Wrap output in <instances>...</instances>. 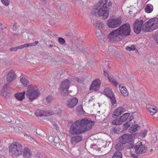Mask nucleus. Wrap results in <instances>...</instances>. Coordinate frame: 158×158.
<instances>
[{
    "label": "nucleus",
    "instance_id": "1",
    "mask_svg": "<svg viewBox=\"0 0 158 158\" xmlns=\"http://www.w3.org/2000/svg\"><path fill=\"white\" fill-rule=\"evenodd\" d=\"M93 122L85 118L76 120L71 125L69 132L72 135H78L89 130L92 128Z\"/></svg>",
    "mask_w": 158,
    "mask_h": 158
},
{
    "label": "nucleus",
    "instance_id": "2",
    "mask_svg": "<svg viewBox=\"0 0 158 158\" xmlns=\"http://www.w3.org/2000/svg\"><path fill=\"white\" fill-rule=\"evenodd\" d=\"M108 0H101L95 7L91 11L92 15L95 16H98L103 19H107L109 16V10L112 6L111 1Z\"/></svg>",
    "mask_w": 158,
    "mask_h": 158
},
{
    "label": "nucleus",
    "instance_id": "3",
    "mask_svg": "<svg viewBox=\"0 0 158 158\" xmlns=\"http://www.w3.org/2000/svg\"><path fill=\"white\" fill-rule=\"evenodd\" d=\"M9 153L12 156L17 157L23 153V146L21 144L17 142L11 143L9 146Z\"/></svg>",
    "mask_w": 158,
    "mask_h": 158
},
{
    "label": "nucleus",
    "instance_id": "4",
    "mask_svg": "<svg viewBox=\"0 0 158 158\" xmlns=\"http://www.w3.org/2000/svg\"><path fill=\"white\" fill-rule=\"evenodd\" d=\"M40 95L39 90L37 89V86L34 85H30L26 92V96L30 102L36 99Z\"/></svg>",
    "mask_w": 158,
    "mask_h": 158
},
{
    "label": "nucleus",
    "instance_id": "5",
    "mask_svg": "<svg viewBox=\"0 0 158 158\" xmlns=\"http://www.w3.org/2000/svg\"><path fill=\"white\" fill-rule=\"evenodd\" d=\"M121 36L117 29L113 30L107 36V40L110 43H115L121 39Z\"/></svg>",
    "mask_w": 158,
    "mask_h": 158
},
{
    "label": "nucleus",
    "instance_id": "6",
    "mask_svg": "<svg viewBox=\"0 0 158 158\" xmlns=\"http://www.w3.org/2000/svg\"><path fill=\"white\" fill-rule=\"evenodd\" d=\"M135 135L134 134H124L121 138V140L124 144H125L128 143H131V147L130 148H133L134 147V140L135 138Z\"/></svg>",
    "mask_w": 158,
    "mask_h": 158
},
{
    "label": "nucleus",
    "instance_id": "7",
    "mask_svg": "<svg viewBox=\"0 0 158 158\" xmlns=\"http://www.w3.org/2000/svg\"><path fill=\"white\" fill-rule=\"evenodd\" d=\"M117 29L122 37L129 35L130 34L131 28L129 23L123 24Z\"/></svg>",
    "mask_w": 158,
    "mask_h": 158
},
{
    "label": "nucleus",
    "instance_id": "8",
    "mask_svg": "<svg viewBox=\"0 0 158 158\" xmlns=\"http://www.w3.org/2000/svg\"><path fill=\"white\" fill-rule=\"evenodd\" d=\"M122 23V20L120 18L109 19L107 21L108 27L111 28H114L119 27Z\"/></svg>",
    "mask_w": 158,
    "mask_h": 158
},
{
    "label": "nucleus",
    "instance_id": "9",
    "mask_svg": "<svg viewBox=\"0 0 158 158\" xmlns=\"http://www.w3.org/2000/svg\"><path fill=\"white\" fill-rule=\"evenodd\" d=\"M134 148L137 154H141L146 152L147 148L142 142H138L135 146Z\"/></svg>",
    "mask_w": 158,
    "mask_h": 158
},
{
    "label": "nucleus",
    "instance_id": "10",
    "mask_svg": "<svg viewBox=\"0 0 158 158\" xmlns=\"http://www.w3.org/2000/svg\"><path fill=\"white\" fill-rule=\"evenodd\" d=\"M144 23L143 20L137 19L133 24L134 32L136 34H139L142 29V26Z\"/></svg>",
    "mask_w": 158,
    "mask_h": 158
},
{
    "label": "nucleus",
    "instance_id": "11",
    "mask_svg": "<svg viewBox=\"0 0 158 158\" xmlns=\"http://www.w3.org/2000/svg\"><path fill=\"white\" fill-rule=\"evenodd\" d=\"M70 81L68 79L64 80L61 84L60 89L61 91V93L63 94L64 93L67 94L69 88V85Z\"/></svg>",
    "mask_w": 158,
    "mask_h": 158
},
{
    "label": "nucleus",
    "instance_id": "12",
    "mask_svg": "<svg viewBox=\"0 0 158 158\" xmlns=\"http://www.w3.org/2000/svg\"><path fill=\"white\" fill-rule=\"evenodd\" d=\"M101 84V80L98 78L95 79L91 84L90 89L94 91H97L100 88Z\"/></svg>",
    "mask_w": 158,
    "mask_h": 158
},
{
    "label": "nucleus",
    "instance_id": "13",
    "mask_svg": "<svg viewBox=\"0 0 158 158\" xmlns=\"http://www.w3.org/2000/svg\"><path fill=\"white\" fill-rule=\"evenodd\" d=\"M78 102V100L76 98H73L68 100L66 104L67 107L69 108H73L77 105Z\"/></svg>",
    "mask_w": 158,
    "mask_h": 158
},
{
    "label": "nucleus",
    "instance_id": "14",
    "mask_svg": "<svg viewBox=\"0 0 158 158\" xmlns=\"http://www.w3.org/2000/svg\"><path fill=\"white\" fill-rule=\"evenodd\" d=\"M126 111V109L123 106H121L119 107L113 112L112 117L114 118L115 116H118L120 115Z\"/></svg>",
    "mask_w": 158,
    "mask_h": 158
},
{
    "label": "nucleus",
    "instance_id": "15",
    "mask_svg": "<svg viewBox=\"0 0 158 158\" xmlns=\"http://www.w3.org/2000/svg\"><path fill=\"white\" fill-rule=\"evenodd\" d=\"M104 24L101 21H98L95 24L97 35L98 36L100 35L101 33L100 28L104 27Z\"/></svg>",
    "mask_w": 158,
    "mask_h": 158
},
{
    "label": "nucleus",
    "instance_id": "16",
    "mask_svg": "<svg viewBox=\"0 0 158 158\" xmlns=\"http://www.w3.org/2000/svg\"><path fill=\"white\" fill-rule=\"evenodd\" d=\"M35 114L38 117L43 116H48L52 114V113L48 111H41L37 110L35 112Z\"/></svg>",
    "mask_w": 158,
    "mask_h": 158
},
{
    "label": "nucleus",
    "instance_id": "17",
    "mask_svg": "<svg viewBox=\"0 0 158 158\" xmlns=\"http://www.w3.org/2000/svg\"><path fill=\"white\" fill-rule=\"evenodd\" d=\"M142 30L146 32H151L153 30L150 23L148 22V21L143 24Z\"/></svg>",
    "mask_w": 158,
    "mask_h": 158
},
{
    "label": "nucleus",
    "instance_id": "18",
    "mask_svg": "<svg viewBox=\"0 0 158 158\" xmlns=\"http://www.w3.org/2000/svg\"><path fill=\"white\" fill-rule=\"evenodd\" d=\"M146 107L151 115L155 114L157 112V108L154 106L147 104L146 105Z\"/></svg>",
    "mask_w": 158,
    "mask_h": 158
},
{
    "label": "nucleus",
    "instance_id": "19",
    "mask_svg": "<svg viewBox=\"0 0 158 158\" xmlns=\"http://www.w3.org/2000/svg\"><path fill=\"white\" fill-rule=\"evenodd\" d=\"M148 22L150 23L153 30L158 28V18L151 19L148 20Z\"/></svg>",
    "mask_w": 158,
    "mask_h": 158
},
{
    "label": "nucleus",
    "instance_id": "20",
    "mask_svg": "<svg viewBox=\"0 0 158 158\" xmlns=\"http://www.w3.org/2000/svg\"><path fill=\"white\" fill-rule=\"evenodd\" d=\"M15 72L13 70H10L7 74L6 80L8 82H10L15 79Z\"/></svg>",
    "mask_w": 158,
    "mask_h": 158
},
{
    "label": "nucleus",
    "instance_id": "21",
    "mask_svg": "<svg viewBox=\"0 0 158 158\" xmlns=\"http://www.w3.org/2000/svg\"><path fill=\"white\" fill-rule=\"evenodd\" d=\"M31 151L27 147H25L23 151V157L24 158H30L31 157Z\"/></svg>",
    "mask_w": 158,
    "mask_h": 158
},
{
    "label": "nucleus",
    "instance_id": "22",
    "mask_svg": "<svg viewBox=\"0 0 158 158\" xmlns=\"http://www.w3.org/2000/svg\"><path fill=\"white\" fill-rule=\"evenodd\" d=\"M82 139V136L80 135L73 137L71 138V143L72 144H75L81 141Z\"/></svg>",
    "mask_w": 158,
    "mask_h": 158
},
{
    "label": "nucleus",
    "instance_id": "23",
    "mask_svg": "<svg viewBox=\"0 0 158 158\" xmlns=\"http://www.w3.org/2000/svg\"><path fill=\"white\" fill-rule=\"evenodd\" d=\"M119 89L121 93L123 96L125 97L128 96L129 94V93L125 87L121 85H120Z\"/></svg>",
    "mask_w": 158,
    "mask_h": 158
},
{
    "label": "nucleus",
    "instance_id": "24",
    "mask_svg": "<svg viewBox=\"0 0 158 158\" xmlns=\"http://www.w3.org/2000/svg\"><path fill=\"white\" fill-rule=\"evenodd\" d=\"M25 92H23L22 93H18L15 94V97L18 100L22 101L25 98Z\"/></svg>",
    "mask_w": 158,
    "mask_h": 158
},
{
    "label": "nucleus",
    "instance_id": "25",
    "mask_svg": "<svg viewBox=\"0 0 158 158\" xmlns=\"http://www.w3.org/2000/svg\"><path fill=\"white\" fill-rule=\"evenodd\" d=\"M103 94L107 97L113 94L114 93L112 91L111 89L106 87L104 89Z\"/></svg>",
    "mask_w": 158,
    "mask_h": 158
},
{
    "label": "nucleus",
    "instance_id": "26",
    "mask_svg": "<svg viewBox=\"0 0 158 158\" xmlns=\"http://www.w3.org/2000/svg\"><path fill=\"white\" fill-rule=\"evenodd\" d=\"M130 115L129 113H126L120 117L119 118L122 124L127 121Z\"/></svg>",
    "mask_w": 158,
    "mask_h": 158
},
{
    "label": "nucleus",
    "instance_id": "27",
    "mask_svg": "<svg viewBox=\"0 0 158 158\" xmlns=\"http://www.w3.org/2000/svg\"><path fill=\"white\" fill-rule=\"evenodd\" d=\"M107 98H109V99L111 102L112 105L114 106H115L116 105H115L116 104L117 101L114 94H113L107 97Z\"/></svg>",
    "mask_w": 158,
    "mask_h": 158
},
{
    "label": "nucleus",
    "instance_id": "28",
    "mask_svg": "<svg viewBox=\"0 0 158 158\" xmlns=\"http://www.w3.org/2000/svg\"><path fill=\"white\" fill-rule=\"evenodd\" d=\"M140 128V127L138 124H135L131 126L129 128V130L131 132L134 133Z\"/></svg>",
    "mask_w": 158,
    "mask_h": 158
},
{
    "label": "nucleus",
    "instance_id": "29",
    "mask_svg": "<svg viewBox=\"0 0 158 158\" xmlns=\"http://www.w3.org/2000/svg\"><path fill=\"white\" fill-rule=\"evenodd\" d=\"M153 10V6L151 4H148L145 9V11L147 13L151 12Z\"/></svg>",
    "mask_w": 158,
    "mask_h": 158
},
{
    "label": "nucleus",
    "instance_id": "30",
    "mask_svg": "<svg viewBox=\"0 0 158 158\" xmlns=\"http://www.w3.org/2000/svg\"><path fill=\"white\" fill-rule=\"evenodd\" d=\"M20 80L24 87H27L29 84L28 80L25 78L22 77L20 79Z\"/></svg>",
    "mask_w": 158,
    "mask_h": 158
},
{
    "label": "nucleus",
    "instance_id": "31",
    "mask_svg": "<svg viewBox=\"0 0 158 158\" xmlns=\"http://www.w3.org/2000/svg\"><path fill=\"white\" fill-rule=\"evenodd\" d=\"M18 26L15 24H14L13 26V31L12 33L15 35H17L19 34Z\"/></svg>",
    "mask_w": 158,
    "mask_h": 158
},
{
    "label": "nucleus",
    "instance_id": "32",
    "mask_svg": "<svg viewBox=\"0 0 158 158\" xmlns=\"http://www.w3.org/2000/svg\"><path fill=\"white\" fill-rule=\"evenodd\" d=\"M124 147V143L122 142L121 143H118L115 146V148L117 150H120L123 149Z\"/></svg>",
    "mask_w": 158,
    "mask_h": 158
},
{
    "label": "nucleus",
    "instance_id": "33",
    "mask_svg": "<svg viewBox=\"0 0 158 158\" xmlns=\"http://www.w3.org/2000/svg\"><path fill=\"white\" fill-rule=\"evenodd\" d=\"M112 124L114 125H119L122 124L119 118L114 119L111 122Z\"/></svg>",
    "mask_w": 158,
    "mask_h": 158
},
{
    "label": "nucleus",
    "instance_id": "34",
    "mask_svg": "<svg viewBox=\"0 0 158 158\" xmlns=\"http://www.w3.org/2000/svg\"><path fill=\"white\" fill-rule=\"evenodd\" d=\"M122 155L119 152H117L114 153V155L112 158H122Z\"/></svg>",
    "mask_w": 158,
    "mask_h": 158
},
{
    "label": "nucleus",
    "instance_id": "35",
    "mask_svg": "<svg viewBox=\"0 0 158 158\" xmlns=\"http://www.w3.org/2000/svg\"><path fill=\"white\" fill-rule=\"evenodd\" d=\"M109 81L111 82L112 84L114 85L115 87L118 85V82L113 77H109L108 79Z\"/></svg>",
    "mask_w": 158,
    "mask_h": 158
},
{
    "label": "nucleus",
    "instance_id": "36",
    "mask_svg": "<svg viewBox=\"0 0 158 158\" xmlns=\"http://www.w3.org/2000/svg\"><path fill=\"white\" fill-rule=\"evenodd\" d=\"M126 49L127 50L129 51H133L135 50L136 49V47L135 45H133L131 47L127 46L126 47Z\"/></svg>",
    "mask_w": 158,
    "mask_h": 158
},
{
    "label": "nucleus",
    "instance_id": "37",
    "mask_svg": "<svg viewBox=\"0 0 158 158\" xmlns=\"http://www.w3.org/2000/svg\"><path fill=\"white\" fill-rule=\"evenodd\" d=\"M147 132L148 131L147 130H143L141 133H140V136L142 138H144L146 136Z\"/></svg>",
    "mask_w": 158,
    "mask_h": 158
},
{
    "label": "nucleus",
    "instance_id": "38",
    "mask_svg": "<svg viewBox=\"0 0 158 158\" xmlns=\"http://www.w3.org/2000/svg\"><path fill=\"white\" fill-rule=\"evenodd\" d=\"M131 123L130 121L124 123L123 125V129L124 130H127L131 126Z\"/></svg>",
    "mask_w": 158,
    "mask_h": 158
},
{
    "label": "nucleus",
    "instance_id": "39",
    "mask_svg": "<svg viewBox=\"0 0 158 158\" xmlns=\"http://www.w3.org/2000/svg\"><path fill=\"white\" fill-rule=\"evenodd\" d=\"M22 45L23 48H28L29 47L33 46L34 45L33 43H26Z\"/></svg>",
    "mask_w": 158,
    "mask_h": 158
},
{
    "label": "nucleus",
    "instance_id": "40",
    "mask_svg": "<svg viewBox=\"0 0 158 158\" xmlns=\"http://www.w3.org/2000/svg\"><path fill=\"white\" fill-rule=\"evenodd\" d=\"M1 1L2 4L6 6H7L9 4V0H1Z\"/></svg>",
    "mask_w": 158,
    "mask_h": 158
},
{
    "label": "nucleus",
    "instance_id": "41",
    "mask_svg": "<svg viewBox=\"0 0 158 158\" xmlns=\"http://www.w3.org/2000/svg\"><path fill=\"white\" fill-rule=\"evenodd\" d=\"M81 80L77 78H72L71 80V82L73 81L74 82H77L78 83H80L81 82Z\"/></svg>",
    "mask_w": 158,
    "mask_h": 158
},
{
    "label": "nucleus",
    "instance_id": "42",
    "mask_svg": "<svg viewBox=\"0 0 158 158\" xmlns=\"http://www.w3.org/2000/svg\"><path fill=\"white\" fill-rule=\"evenodd\" d=\"M58 41L59 43L62 45L64 44L65 42L64 39L61 37H59L58 38Z\"/></svg>",
    "mask_w": 158,
    "mask_h": 158
},
{
    "label": "nucleus",
    "instance_id": "43",
    "mask_svg": "<svg viewBox=\"0 0 158 158\" xmlns=\"http://www.w3.org/2000/svg\"><path fill=\"white\" fill-rule=\"evenodd\" d=\"M53 99L51 96H48L46 98V100L47 102H50Z\"/></svg>",
    "mask_w": 158,
    "mask_h": 158
},
{
    "label": "nucleus",
    "instance_id": "44",
    "mask_svg": "<svg viewBox=\"0 0 158 158\" xmlns=\"http://www.w3.org/2000/svg\"><path fill=\"white\" fill-rule=\"evenodd\" d=\"M48 139L49 142L53 143V142H54V138L53 136H49L48 137Z\"/></svg>",
    "mask_w": 158,
    "mask_h": 158
},
{
    "label": "nucleus",
    "instance_id": "45",
    "mask_svg": "<svg viewBox=\"0 0 158 158\" xmlns=\"http://www.w3.org/2000/svg\"><path fill=\"white\" fill-rule=\"evenodd\" d=\"M61 111H62L59 108H58L56 109L55 111L54 112L53 114H60V113H61Z\"/></svg>",
    "mask_w": 158,
    "mask_h": 158
},
{
    "label": "nucleus",
    "instance_id": "46",
    "mask_svg": "<svg viewBox=\"0 0 158 158\" xmlns=\"http://www.w3.org/2000/svg\"><path fill=\"white\" fill-rule=\"evenodd\" d=\"M104 74L105 77V78L106 79L107 78L108 79L110 77L109 75L105 71H104Z\"/></svg>",
    "mask_w": 158,
    "mask_h": 158
},
{
    "label": "nucleus",
    "instance_id": "47",
    "mask_svg": "<svg viewBox=\"0 0 158 158\" xmlns=\"http://www.w3.org/2000/svg\"><path fill=\"white\" fill-rule=\"evenodd\" d=\"M18 49V48L17 46V47H15L14 48H10V51H16Z\"/></svg>",
    "mask_w": 158,
    "mask_h": 158
},
{
    "label": "nucleus",
    "instance_id": "48",
    "mask_svg": "<svg viewBox=\"0 0 158 158\" xmlns=\"http://www.w3.org/2000/svg\"><path fill=\"white\" fill-rule=\"evenodd\" d=\"M131 155L134 158H137L138 157V156L136 154L133 153L132 152H131Z\"/></svg>",
    "mask_w": 158,
    "mask_h": 158
},
{
    "label": "nucleus",
    "instance_id": "49",
    "mask_svg": "<svg viewBox=\"0 0 158 158\" xmlns=\"http://www.w3.org/2000/svg\"><path fill=\"white\" fill-rule=\"evenodd\" d=\"M43 131L40 129L38 130H36V133L37 134L40 135L41 134V133H43Z\"/></svg>",
    "mask_w": 158,
    "mask_h": 158
},
{
    "label": "nucleus",
    "instance_id": "50",
    "mask_svg": "<svg viewBox=\"0 0 158 158\" xmlns=\"http://www.w3.org/2000/svg\"><path fill=\"white\" fill-rule=\"evenodd\" d=\"M17 47H18V49H22L23 48L22 47V45H21L18 46H17Z\"/></svg>",
    "mask_w": 158,
    "mask_h": 158
},
{
    "label": "nucleus",
    "instance_id": "51",
    "mask_svg": "<svg viewBox=\"0 0 158 158\" xmlns=\"http://www.w3.org/2000/svg\"><path fill=\"white\" fill-rule=\"evenodd\" d=\"M155 40L156 42L158 44V36H157L155 38Z\"/></svg>",
    "mask_w": 158,
    "mask_h": 158
},
{
    "label": "nucleus",
    "instance_id": "52",
    "mask_svg": "<svg viewBox=\"0 0 158 158\" xmlns=\"http://www.w3.org/2000/svg\"><path fill=\"white\" fill-rule=\"evenodd\" d=\"M34 44V46H35V45H37L38 43V41H35L34 43H33Z\"/></svg>",
    "mask_w": 158,
    "mask_h": 158
},
{
    "label": "nucleus",
    "instance_id": "53",
    "mask_svg": "<svg viewBox=\"0 0 158 158\" xmlns=\"http://www.w3.org/2000/svg\"><path fill=\"white\" fill-rule=\"evenodd\" d=\"M24 136H28V135L27 134H25L24 135Z\"/></svg>",
    "mask_w": 158,
    "mask_h": 158
}]
</instances>
